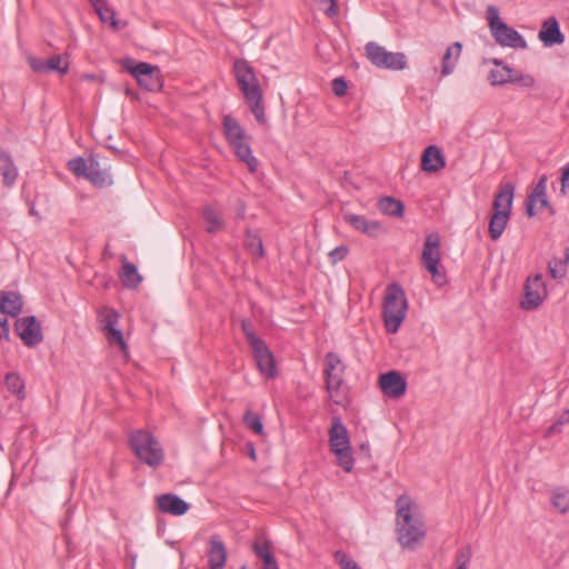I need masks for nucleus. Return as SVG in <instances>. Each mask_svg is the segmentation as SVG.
I'll use <instances>...</instances> for the list:
<instances>
[{
    "instance_id": "ea45409f",
    "label": "nucleus",
    "mask_w": 569,
    "mask_h": 569,
    "mask_svg": "<svg viewBox=\"0 0 569 569\" xmlns=\"http://www.w3.org/2000/svg\"><path fill=\"white\" fill-rule=\"evenodd\" d=\"M470 558H471L470 547H465V548L460 549L456 556V563H457L456 569H468V563L470 561Z\"/></svg>"
},
{
    "instance_id": "58836bf2",
    "label": "nucleus",
    "mask_w": 569,
    "mask_h": 569,
    "mask_svg": "<svg viewBox=\"0 0 569 569\" xmlns=\"http://www.w3.org/2000/svg\"><path fill=\"white\" fill-rule=\"evenodd\" d=\"M335 560L342 569H361L357 562H355L347 553L343 551L335 552Z\"/></svg>"
},
{
    "instance_id": "7c9ffc66",
    "label": "nucleus",
    "mask_w": 569,
    "mask_h": 569,
    "mask_svg": "<svg viewBox=\"0 0 569 569\" xmlns=\"http://www.w3.org/2000/svg\"><path fill=\"white\" fill-rule=\"evenodd\" d=\"M202 219L206 223V230L209 233H216L223 227V221L220 211L213 209L210 206H206L202 209Z\"/></svg>"
},
{
    "instance_id": "4be33fe9",
    "label": "nucleus",
    "mask_w": 569,
    "mask_h": 569,
    "mask_svg": "<svg viewBox=\"0 0 569 569\" xmlns=\"http://www.w3.org/2000/svg\"><path fill=\"white\" fill-rule=\"evenodd\" d=\"M209 569H223L227 561V550L219 536H212L207 549Z\"/></svg>"
},
{
    "instance_id": "c756f323",
    "label": "nucleus",
    "mask_w": 569,
    "mask_h": 569,
    "mask_svg": "<svg viewBox=\"0 0 569 569\" xmlns=\"http://www.w3.org/2000/svg\"><path fill=\"white\" fill-rule=\"evenodd\" d=\"M0 160L2 161L1 174L3 178V184L6 187H12L18 178V168L16 167L11 156L6 151H1Z\"/></svg>"
},
{
    "instance_id": "a878e982",
    "label": "nucleus",
    "mask_w": 569,
    "mask_h": 569,
    "mask_svg": "<svg viewBox=\"0 0 569 569\" xmlns=\"http://www.w3.org/2000/svg\"><path fill=\"white\" fill-rule=\"evenodd\" d=\"M21 296L16 291H3L0 311L10 317H17L22 311Z\"/></svg>"
},
{
    "instance_id": "5fc2aeb1",
    "label": "nucleus",
    "mask_w": 569,
    "mask_h": 569,
    "mask_svg": "<svg viewBox=\"0 0 569 569\" xmlns=\"http://www.w3.org/2000/svg\"><path fill=\"white\" fill-rule=\"evenodd\" d=\"M256 166H257V160H256V158H253L251 156V164H250L251 173L256 171Z\"/></svg>"
},
{
    "instance_id": "5701e85b",
    "label": "nucleus",
    "mask_w": 569,
    "mask_h": 569,
    "mask_svg": "<svg viewBox=\"0 0 569 569\" xmlns=\"http://www.w3.org/2000/svg\"><path fill=\"white\" fill-rule=\"evenodd\" d=\"M538 38L546 47L563 43L565 37L561 33L559 22L555 17H550L543 21L538 33Z\"/></svg>"
},
{
    "instance_id": "f704fd0d",
    "label": "nucleus",
    "mask_w": 569,
    "mask_h": 569,
    "mask_svg": "<svg viewBox=\"0 0 569 569\" xmlns=\"http://www.w3.org/2000/svg\"><path fill=\"white\" fill-rule=\"evenodd\" d=\"M94 9L102 22H110L114 30L120 29V23L116 19V12L104 1H98L94 3Z\"/></svg>"
},
{
    "instance_id": "f257e3e1",
    "label": "nucleus",
    "mask_w": 569,
    "mask_h": 569,
    "mask_svg": "<svg viewBox=\"0 0 569 569\" xmlns=\"http://www.w3.org/2000/svg\"><path fill=\"white\" fill-rule=\"evenodd\" d=\"M396 531L398 542L406 549H415L426 537L419 508L408 495L396 500Z\"/></svg>"
},
{
    "instance_id": "09e8293b",
    "label": "nucleus",
    "mask_w": 569,
    "mask_h": 569,
    "mask_svg": "<svg viewBox=\"0 0 569 569\" xmlns=\"http://www.w3.org/2000/svg\"><path fill=\"white\" fill-rule=\"evenodd\" d=\"M429 272L438 287H442L447 283L446 273L439 270V266H435V270Z\"/></svg>"
},
{
    "instance_id": "a19ab883",
    "label": "nucleus",
    "mask_w": 569,
    "mask_h": 569,
    "mask_svg": "<svg viewBox=\"0 0 569 569\" xmlns=\"http://www.w3.org/2000/svg\"><path fill=\"white\" fill-rule=\"evenodd\" d=\"M325 11V13L333 18L338 14V0H316Z\"/></svg>"
},
{
    "instance_id": "f03ea898",
    "label": "nucleus",
    "mask_w": 569,
    "mask_h": 569,
    "mask_svg": "<svg viewBox=\"0 0 569 569\" xmlns=\"http://www.w3.org/2000/svg\"><path fill=\"white\" fill-rule=\"evenodd\" d=\"M515 187L505 183L499 187L492 203V213L489 220V236L496 241L503 233L510 219Z\"/></svg>"
},
{
    "instance_id": "412c9836",
    "label": "nucleus",
    "mask_w": 569,
    "mask_h": 569,
    "mask_svg": "<svg viewBox=\"0 0 569 569\" xmlns=\"http://www.w3.org/2000/svg\"><path fill=\"white\" fill-rule=\"evenodd\" d=\"M251 113L257 122L264 129L269 128L268 119L264 113L263 92L259 86L258 79L251 72Z\"/></svg>"
},
{
    "instance_id": "a18cd8bd",
    "label": "nucleus",
    "mask_w": 569,
    "mask_h": 569,
    "mask_svg": "<svg viewBox=\"0 0 569 569\" xmlns=\"http://www.w3.org/2000/svg\"><path fill=\"white\" fill-rule=\"evenodd\" d=\"M331 89L337 97H342L346 94L348 86L342 78H336L332 80Z\"/></svg>"
},
{
    "instance_id": "393cba45",
    "label": "nucleus",
    "mask_w": 569,
    "mask_h": 569,
    "mask_svg": "<svg viewBox=\"0 0 569 569\" xmlns=\"http://www.w3.org/2000/svg\"><path fill=\"white\" fill-rule=\"evenodd\" d=\"M446 160L437 146H429L425 149L421 157V169L426 172H437L445 168Z\"/></svg>"
},
{
    "instance_id": "dca6fc26",
    "label": "nucleus",
    "mask_w": 569,
    "mask_h": 569,
    "mask_svg": "<svg viewBox=\"0 0 569 569\" xmlns=\"http://www.w3.org/2000/svg\"><path fill=\"white\" fill-rule=\"evenodd\" d=\"M547 176H541L532 192L527 198V214L533 217L548 207L546 196Z\"/></svg>"
},
{
    "instance_id": "e433bc0d",
    "label": "nucleus",
    "mask_w": 569,
    "mask_h": 569,
    "mask_svg": "<svg viewBox=\"0 0 569 569\" xmlns=\"http://www.w3.org/2000/svg\"><path fill=\"white\" fill-rule=\"evenodd\" d=\"M47 68L49 72L57 71L60 74H67L69 71V62L60 54H53L47 60Z\"/></svg>"
},
{
    "instance_id": "f3484780",
    "label": "nucleus",
    "mask_w": 569,
    "mask_h": 569,
    "mask_svg": "<svg viewBox=\"0 0 569 569\" xmlns=\"http://www.w3.org/2000/svg\"><path fill=\"white\" fill-rule=\"evenodd\" d=\"M101 316V328L107 333L110 342H117L122 348H126L122 331L117 329L119 322V313L111 308H106Z\"/></svg>"
},
{
    "instance_id": "7ed1b4c3",
    "label": "nucleus",
    "mask_w": 569,
    "mask_h": 569,
    "mask_svg": "<svg viewBox=\"0 0 569 569\" xmlns=\"http://www.w3.org/2000/svg\"><path fill=\"white\" fill-rule=\"evenodd\" d=\"M408 303L403 289L398 283H391L386 289L383 298V321L389 333H396L407 315Z\"/></svg>"
},
{
    "instance_id": "473e14b6",
    "label": "nucleus",
    "mask_w": 569,
    "mask_h": 569,
    "mask_svg": "<svg viewBox=\"0 0 569 569\" xmlns=\"http://www.w3.org/2000/svg\"><path fill=\"white\" fill-rule=\"evenodd\" d=\"M4 383L9 392L14 395L18 399H24V380L18 372H8Z\"/></svg>"
},
{
    "instance_id": "b1692460",
    "label": "nucleus",
    "mask_w": 569,
    "mask_h": 569,
    "mask_svg": "<svg viewBox=\"0 0 569 569\" xmlns=\"http://www.w3.org/2000/svg\"><path fill=\"white\" fill-rule=\"evenodd\" d=\"M343 219L353 229L369 237H377L381 231V223L379 221L369 220L365 216L346 213Z\"/></svg>"
},
{
    "instance_id": "c03bdc74",
    "label": "nucleus",
    "mask_w": 569,
    "mask_h": 569,
    "mask_svg": "<svg viewBox=\"0 0 569 569\" xmlns=\"http://www.w3.org/2000/svg\"><path fill=\"white\" fill-rule=\"evenodd\" d=\"M28 62L30 68L37 73H48L47 61L36 57H29Z\"/></svg>"
},
{
    "instance_id": "9b49d317",
    "label": "nucleus",
    "mask_w": 569,
    "mask_h": 569,
    "mask_svg": "<svg viewBox=\"0 0 569 569\" xmlns=\"http://www.w3.org/2000/svg\"><path fill=\"white\" fill-rule=\"evenodd\" d=\"M223 130L227 140L233 148L236 156L249 164V144L243 142L244 131L239 122L231 116H224L223 118Z\"/></svg>"
},
{
    "instance_id": "79ce46f5",
    "label": "nucleus",
    "mask_w": 569,
    "mask_h": 569,
    "mask_svg": "<svg viewBox=\"0 0 569 569\" xmlns=\"http://www.w3.org/2000/svg\"><path fill=\"white\" fill-rule=\"evenodd\" d=\"M512 79H513L512 83H518V84H520L522 87H527V88H532L536 83L535 78L532 76L518 73L515 70L512 72Z\"/></svg>"
},
{
    "instance_id": "f8f14e48",
    "label": "nucleus",
    "mask_w": 569,
    "mask_h": 569,
    "mask_svg": "<svg viewBox=\"0 0 569 569\" xmlns=\"http://www.w3.org/2000/svg\"><path fill=\"white\" fill-rule=\"evenodd\" d=\"M128 70L140 87L152 92L161 90L163 83L159 67L148 62H139L128 68Z\"/></svg>"
},
{
    "instance_id": "603ef678",
    "label": "nucleus",
    "mask_w": 569,
    "mask_h": 569,
    "mask_svg": "<svg viewBox=\"0 0 569 569\" xmlns=\"http://www.w3.org/2000/svg\"><path fill=\"white\" fill-rule=\"evenodd\" d=\"M242 420L246 425L249 426V408H247L242 413Z\"/></svg>"
},
{
    "instance_id": "cd10ccee",
    "label": "nucleus",
    "mask_w": 569,
    "mask_h": 569,
    "mask_svg": "<svg viewBox=\"0 0 569 569\" xmlns=\"http://www.w3.org/2000/svg\"><path fill=\"white\" fill-rule=\"evenodd\" d=\"M233 72L246 101H249V63L238 59L233 63Z\"/></svg>"
},
{
    "instance_id": "ddd939ff",
    "label": "nucleus",
    "mask_w": 569,
    "mask_h": 569,
    "mask_svg": "<svg viewBox=\"0 0 569 569\" xmlns=\"http://www.w3.org/2000/svg\"><path fill=\"white\" fill-rule=\"evenodd\" d=\"M547 297V288L542 280V274L537 273L528 277L525 284V297L521 307L527 310L538 308Z\"/></svg>"
},
{
    "instance_id": "39448f33",
    "label": "nucleus",
    "mask_w": 569,
    "mask_h": 569,
    "mask_svg": "<svg viewBox=\"0 0 569 569\" xmlns=\"http://www.w3.org/2000/svg\"><path fill=\"white\" fill-rule=\"evenodd\" d=\"M329 445L330 450L337 457L338 465L346 472H351L355 459L351 453L348 430L338 417L332 419V425L329 430Z\"/></svg>"
},
{
    "instance_id": "aec40b11",
    "label": "nucleus",
    "mask_w": 569,
    "mask_h": 569,
    "mask_svg": "<svg viewBox=\"0 0 569 569\" xmlns=\"http://www.w3.org/2000/svg\"><path fill=\"white\" fill-rule=\"evenodd\" d=\"M380 388L390 398H400L405 395L406 380L397 371L382 373L379 378Z\"/></svg>"
},
{
    "instance_id": "6e6552de",
    "label": "nucleus",
    "mask_w": 569,
    "mask_h": 569,
    "mask_svg": "<svg viewBox=\"0 0 569 569\" xmlns=\"http://www.w3.org/2000/svg\"><path fill=\"white\" fill-rule=\"evenodd\" d=\"M487 19L497 43L513 49H525L527 47V42L521 34L500 20L499 11L496 7L490 6L488 8Z\"/></svg>"
},
{
    "instance_id": "864d4df0",
    "label": "nucleus",
    "mask_w": 569,
    "mask_h": 569,
    "mask_svg": "<svg viewBox=\"0 0 569 569\" xmlns=\"http://www.w3.org/2000/svg\"><path fill=\"white\" fill-rule=\"evenodd\" d=\"M559 426L557 423L552 425L549 429H548V433L551 435V433H555L557 431H559Z\"/></svg>"
},
{
    "instance_id": "0eeeda50",
    "label": "nucleus",
    "mask_w": 569,
    "mask_h": 569,
    "mask_svg": "<svg viewBox=\"0 0 569 569\" xmlns=\"http://www.w3.org/2000/svg\"><path fill=\"white\" fill-rule=\"evenodd\" d=\"M323 363L326 389L330 399L335 403L340 405L345 398L341 389L343 385V373L346 366L342 363L341 358L335 352H328L325 356Z\"/></svg>"
},
{
    "instance_id": "a211bd4d",
    "label": "nucleus",
    "mask_w": 569,
    "mask_h": 569,
    "mask_svg": "<svg viewBox=\"0 0 569 569\" xmlns=\"http://www.w3.org/2000/svg\"><path fill=\"white\" fill-rule=\"evenodd\" d=\"M252 550L258 560L261 562V569H280L274 557L271 541L262 536L257 537L252 545Z\"/></svg>"
},
{
    "instance_id": "9d476101",
    "label": "nucleus",
    "mask_w": 569,
    "mask_h": 569,
    "mask_svg": "<svg viewBox=\"0 0 569 569\" xmlns=\"http://www.w3.org/2000/svg\"><path fill=\"white\" fill-rule=\"evenodd\" d=\"M251 356L259 373L267 380L278 376L277 363L273 353L263 340L251 333Z\"/></svg>"
},
{
    "instance_id": "13d9d810",
    "label": "nucleus",
    "mask_w": 569,
    "mask_h": 569,
    "mask_svg": "<svg viewBox=\"0 0 569 569\" xmlns=\"http://www.w3.org/2000/svg\"><path fill=\"white\" fill-rule=\"evenodd\" d=\"M244 449H246V450H249V443H247V445L244 446Z\"/></svg>"
},
{
    "instance_id": "4468645a",
    "label": "nucleus",
    "mask_w": 569,
    "mask_h": 569,
    "mask_svg": "<svg viewBox=\"0 0 569 569\" xmlns=\"http://www.w3.org/2000/svg\"><path fill=\"white\" fill-rule=\"evenodd\" d=\"M16 331L22 342L29 347H36L43 340L41 326L34 316H27L16 321Z\"/></svg>"
},
{
    "instance_id": "2f4dec72",
    "label": "nucleus",
    "mask_w": 569,
    "mask_h": 569,
    "mask_svg": "<svg viewBox=\"0 0 569 569\" xmlns=\"http://www.w3.org/2000/svg\"><path fill=\"white\" fill-rule=\"evenodd\" d=\"M378 209L387 216L400 218L403 216L405 206L392 197H383L378 201Z\"/></svg>"
},
{
    "instance_id": "6e6d98bb",
    "label": "nucleus",
    "mask_w": 569,
    "mask_h": 569,
    "mask_svg": "<svg viewBox=\"0 0 569 569\" xmlns=\"http://www.w3.org/2000/svg\"><path fill=\"white\" fill-rule=\"evenodd\" d=\"M256 459V451L253 449V447L251 446V460H254Z\"/></svg>"
},
{
    "instance_id": "bb28decb",
    "label": "nucleus",
    "mask_w": 569,
    "mask_h": 569,
    "mask_svg": "<svg viewBox=\"0 0 569 569\" xmlns=\"http://www.w3.org/2000/svg\"><path fill=\"white\" fill-rule=\"evenodd\" d=\"M462 46L460 42H455L449 46L442 57L441 74L448 76L452 73L456 64L461 56Z\"/></svg>"
},
{
    "instance_id": "2eb2a0df",
    "label": "nucleus",
    "mask_w": 569,
    "mask_h": 569,
    "mask_svg": "<svg viewBox=\"0 0 569 569\" xmlns=\"http://www.w3.org/2000/svg\"><path fill=\"white\" fill-rule=\"evenodd\" d=\"M157 507L162 513L179 517L188 512L190 505L174 493H163L157 497Z\"/></svg>"
},
{
    "instance_id": "8fccbe9b",
    "label": "nucleus",
    "mask_w": 569,
    "mask_h": 569,
    "mask_svg": "<svg viewBox=\"0 0 569 569\" xmlns=\"http://www.w3.org/2000/svg\"><path fill=\"white\" fill-rule=\"evenodd\" d=\"M251 431L260 436H264L263 425L258 416L251 415Z\"/></svg>"
},
{
    "instance_id": "49530a36",
    "label": "nucleus",
    "mask_w": 569,
    "mask_h": 569,
    "mask_svg": "<svg viewBox=\"0 0 569 569\" xmlns=\"http://www.w3.org/2000/svg\"><path fill=\"white\" fill-rule=\"evenodd\" d=\"M561 188H560V191L562 194H569V163H567L563 168H562V173H561Z\"/></svg>"
},
{
    "instance_id": "37998d69",
    "label": "nucleus",
    "mask_w": 569,
    "mask_h": 569,
    "mask_svg": "<svg viewBox=\"0 0 569 569\" xmlns=\"http://www.w3.org/2000/svg\"><path fill=\"white\" fill-rule=\"evenodd\" d=\"M349 252V248L345 244L342 246H339L335 249H332L330 252H329V258H330V261L336 264L338 263L339 261H342L347 254Z\"/></svg>"
},
{
    "instance_id": "de8ad7c7",
    "label": "nucleus",
    "mask_w": 569,
    "mask_h": 569,
    "mask_svg": "<svg viewBox=\"0 0 569 569\" xmlns=\"http://www.w3.org/2000/svg\"><path fill=\"white\" fill-rule=\"evenodd\" d=\"M253 253H257L260 258L264 256L262 240L256 236H251V254Z\"/></svg>"
},
{
    "instance_id": "4c0bfd02",
    "label": "nucleus",
    "mask_w": 569,
    "mask_h": 569,
    "mask_svg": "<svg viewBox=\"0 0 569 569\" xmlns=\"http://www.w3.org/2000/svg\"><path fill=\"white\" fill-rule=\"evenodd\" d=\"M549 274L553 279H560L566 274L567 264L561 259H552L548 263Z\"/></svg>"
},
{
    "instance_id": "20e7f679",
    "label": "nucleus",
    "mask_w": 569,
    "mask_h": 569,
    "mask_svg": "<svg viewBox=\"0 0 569 569\" xmlns=\"http://www.w3.org/2000/svg\"><path fill=\"white\" fill-rule=\"evenodd\" d=\"M129 443L137 458L157 468L164 461V452L160 442L148 431L136 430L130 433Z\"/></svg>"
},
{
    "instance_id": "1a4fd4ad",
    "label": "nucleus",
    "mask_w": 569,
    "mask_h": 569,
    "mask_svg": "<svg viewBox=\"0 0 569 569\" xmlns=\"http://www.w3.org/2000/svg\"><path fill=\"white\" fill-rule=\"evenodd\" d=\"M367 59L377 68L403 70L407 67V57L402 52H390L382 46L370 41L365 47Z\"/></svg>"
},
{
    "instance_id": "423d86ee",
    "label": "nucleus",
    "mask_w": 569,
    "mask_h": 569,
    "mask_svg": "<svg viewBox=\"0 0 569 569\" xmlns=\"http://www.w3.org/2000/svg\"><path fill=\"white\" fill-rule=\"evenodd\" d=\"M68 169L78 178L89 180L94 187L104 188L112 184L108 170L102 169L96 157L88 159L76 157L68 161Z\"/></svg>"
},
{
    "instance_id": "4d7b16f0",
    "label": "nucleus",
    "mask_w": 569,
    "mask_h": 569,
    "mask_svg": "<svg viewBox=\"0 0 569 569\" xmlns=\"http://www.w3.org/2000/svg\"><path fill=\"white\" fill-rule=\"evenodd\" d=\"M131 560H132V563H134V561H136V556H132V557H131Z\"/></svg>"
},
{
    "instance_id": "72a5a7b5",
    "label": "nucleus",
    "mask_w": 569,
    "mask_h": 569,
    "mask_svg": "<svg viewBox=\"0 0 569 569\" xmlns=\"http://www.w3.org/2000/svg\"><path fill=\"white\" fill-rule=\"evenodd\" d=\"M121 281L127 288H136L142 281V277L139 274L133 263L124 262L122 266Z\"/></svg>"
},
{
    "instance_id": "c85d7f7f",
    "label": "nucleus",
    "mask_w": 569,
    "mask_h": 569,
    "mask_svg": "<svg viewBox=\"0 0 569 569\" xmlns=\"http://www.w3.org/2000/svg\"><path fill=\"white\" fill-rule=\"evenodd\" d=\"M493 63L498 68L492 69L488 77V80L492 86H502V84L513 82V79H512L513 69H511L508 66H503L502 62L498 59H495Z\"/></svg>"
},
{
    "instance_id": "6ab92c4d",
    "label": "nucleus",
    "mask_w": 569,
    "mask_h": 569,
    "mask_svg": "<svg viewBox=\"0 0 569 569\" xmlns=\"http://www.w3.org/2000/svg\"><path fill=\"white\" fill-rule=\"evenodd\" d=\"M440 239L438 233H430L426 237L421 262L428 271H433L435 266L440 263Z\"/></svg>"
},
{
    "instance_id": "3c124183",
    "label": "nucleus",
    "mask_w": 569,
    "mask_h": 569,
    "mask_svg": "<svg viewBox=\"0 0 569 569\" xmlns=\"http://www.w3.org/2000/svg\"><path fill=\"white\" fill-rule=\"evenodd\" d=\"M241 328H242V331H243V335L247 339H249V323L247 320H242L241 321Z\"/></svg>"
},
{
    "instance_id": "c9c22d12",
    "label": "nucleus",
    "mask_w": 569,
    "mask_h": 569,
    "mask_svg": "<svg viewBox=\"0 0 569 569\" xmlns=\"http://www.w3.org/2000/svg\"><path fill=\"white\" fill-rule=\"evenodd\" d=\"M551 505L560 513L569 510V491L565 488H556L551 492Z\"/></svg>"
},
{
    "instance_id": "bf43d9fd",
    "label": "nucleus",
    "mask_w": 569,
    "mask_h": 569,
    "mask_svg": "<svg viewBox=\"0 0 569 569\" xmlns=\"http://www.w3.org/2000/svg\"><path fill=\"white\" fill-rule=\"evenodd\" d=\"M241 569H246V566H242Z\"/></svg>"
}]
</instances>
